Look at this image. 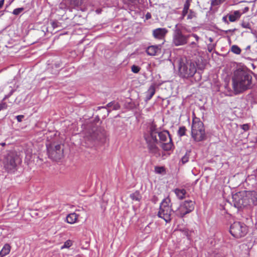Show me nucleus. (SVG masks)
<instances>
[{
	"instance_id": "1",
	"label": "nucleus",
	"mask_w": 257,
	"mask_h": 257,
	"mask_svg": "<svg viewBox=\"0 0 257 257\" xmlns=\"http://www.w3.org/2000/svg\"><path fill=\"white\" fill-rule=\"evenodd\" d=\"M252 77L249 72L243 69H238L232 78V87L235 94L243 92L252 87Z\"/></svg>"
},
{
	"instance_id": "2",
	"label": "nucleus",
	"mask_w": 257,
	"mask_h": 257,
	"mask_svg": "<svg viewBox=\"0 0 257 257\" xmlns=\"http://www.w3.org/2000/svg\"><path fill=\"white\" fill-rule=\"evenodd\" d=\"M234 205L239 208L248 205H257V192L255 191H246L240 195L233 196Z\"/></svg>"
},
{
	"instance_id": "3",
	"label": "nucleus",
	"mask_w": 257,
	"mask_h": 257,
	"mask_svg": "<svg viewBox=\"0 0 257 257\" xmlns=\"http://www.w3.org/2000/svg\"><path fill=\"white\" fill-rule=\"evenodd\" d=\"M157 125L152 122L149 128L148 133L144 135L149 153L156 155L158 153L159 148L157 146L158 142L157 136Z\"/></svg>"
},
{
	"instance_id": "4",
	"label": "nucleus",
	"mask_w": 257,
	"mask_h": 257,
	"mask_svg": "<svg viewBox=\"0 0 257 257\" xmlns=\"http://www.w3.org/2000/svg\"><path fill=\"white\" fill-rule=\"evenodd\" d=\"M179 75L183 78L192 77L196 72L197 69L195 63L186 59H181L178 62Z\"/></svg>"
},
{
	"instance_id": "5",
	"label": "nucleus",
	"mask_w": 257,
	"mask_h": 257,
	"mask_svg": "<svg viewBox=\"0 0 257 257\" xmlns=\"http://www.w3.org/2000/svg\"><path fill=\"white\" fill-rule=\"evenodd\" d=\"M186 28L181 24L175 25L173 31L172 43L175 46H183L187 44L190 35H185L183 32Z\"/></svg>"
},
{
	"instance_id": "6",
	"label": "nucleus",
	"mask_w": 257,
	"mask_h": 257,
	"mask_svg": "<svg viewBox=\"0 0 257 257\" xmlns=\"http://www.w3.org/2000/svg\"><path fill=\"white\" fill-rule=\"evenodd\" d=\"M191 136L196 142H200L205 138V128L203 122L198 117H194L191 126Z\"/></svg>"
},
{
	"instance_id": "7",
	"label": "nucleus",
	"mask_w": 257,
	"mask_h": 257,
	"mask_svg": "<svg viewBox=\"0 0 257 257\" xmlns=\"http://www.w3.org/2000/svg\"><path fill=\"white\" fill-rule=\"evenodd\" d=\"M173 210L172 208L171 199L167 197L163 200L160 204L158 213L159 217L163 219L166 222H170L172 219Z\"/></svg>"
},
{
	"instance_id": "8",
	"label": "nucleus",
	"mask_w": 257,
	"mask_h": 257,
	"mask_svg": "<svg viewBox=\"0 0 257 257\" xmlns=\"http://www.w3.org/2000/svg\"><path fill=\"white\" fill-rule=\"evenodd\" d=\"M230 232L234 237L240 238L246 235L247 228L243 223L234 222L230 226Z\"/></svg>"
},
{
	"instance_id": "9",
	"label": "nucleus",
	"mask_w": 257,
	"mask_h": 257,
	"mask_svg": "<svg viewBox=\"0 0 257 257\" xmlns=\"http://www.w3.org/2000/svg\"><path fill=\"white\" fill-rule=\"evenodd\" d=\"M157 135L159 137L160 141L162 143L161 146L162 149L165 151L171 150L173 147V144L169 132L167 131L158 132Z\"/></svg>"
},
{
	"instance_id": "10",
	"label": "nucleus",
	"mask_w": 257,
	"mask_h": 257,
	"mask_svg": "<svg viewBox=\"0 0 257 257\" xmlns=\"http://www.w3.org/2000/svg\"><path fill=\"white\" fill-rule=\"evenodd\" d=\"M47 147L50 158L55 161H57L61 158L63 156V150L61 149L60 145H50Z\"/></svg>"
},
{
	"instance_id": "11",
	"label": "nucleus",
	"mask_w": 257,
	"mask_h": 257,
	"mask_svg": "<svg viewBox=\"0 0 257 257\" xmlns=\"http://www.w3.org/2000/svg\"><path fill=\"white\" fill-rule=\"evenodd\" d=\"M195 203L192 200H186L181 203L178 209L177 214L181 217L192 212L194 209Z\"/></svg>"
},
{
	"instance_id": "12",
	"label": "nucleus",
	"mask_w": 257,
	"mask_h": 257,
	"mask_svg": "<svg viewBox=\"0 0 257 257\" xmlns=\"http://www.w3.org/2000/svg\"><path fill=\"white\" fill-rule=\"evenodd\" d=\"M190 6V0H186L183 6L181 16L179 18V20L180 21L183 20L187 15V20H192L194 18H196V13L192 10L189 9Z\"/></svg>"
},
{
	"instance_id": "13",
	"label": "nucleus",
	"mask_w": 257,
	"mask_h": 257,
	"mask_svg": "<svg viewBox=\"0 0 257 257\" xmlns=\"http://www.w3.org/2000/svg\"><path fill=\"white\" fill-rule=\"evenodd\" d=\"M16 158L14 154H8L5 158L4 165L5 168L10 171L15 169L16 167Z\"/></svg>"
},
{
	"instance_id": "14",
	"label": "nucleus",
	"mask_w": 257,
	"mask_h": 257,
	"mask_svg": "<svg viewBox=\"0 0 257 257\" xmlns=\"http://www.w3.org/2000/svg\"><path fill=\"white\" fill-rule=\"evenodd\" d=\"M168 30L166 28H157L154 29L153 31V37L156 39L161 40H164L165 39V36L168 33Z\"/></svg>"
},
{
	"instance_id": "15",
	"label": "nucleus",
	"mask_w": 257,
	"mask_h": 257,
	"mask_svg": "<svg viewBox=\"0 0 257 257\" xmlns=\"http://www.w3.org/2000/svg\"><path fill=\"white\" fill-rule=\"evenodd\" d=\"M161 45H154L148 47L146 52L150 56H155L161 53Z\"/></svg>"
},
{
	"instance_id": "16",
	"label": "nucleus",
	"mask_w": 257,
	"mask_h": 257,
	"mask_svg": "<svg viewBox=\"0 0 257 257\" xmlns=\"http://www.w3.org/2000/svg\"><path fill=\"white\" fill-rule=\"evenodd\" d=\"M241 15L240 11H234L232 13L228 14L227 16L230 22H234L240 19Z\"/></svg>"
},
{
	"instance_id": "17",
	"label": "nucleus",
	"mask_w": 257,
	"mask_h": 257,
	"mask_svg": "<svg viewBox=\"0 0 257 257\" xmlns=\"http://www.w3.org/2000/svg\"><path fill=\"white\" fill-rule=\"evenodd\" d=\"M78 215L75 213H72L68 214L66 218V222L69 224H74L76 222Z\"/></svg>"
},
{
	"instance_id": "18",
	"label": "nucleus",
	"mask_w": 257,
	"mask_h": 257,
	"mask_svg": "<svg viewBox=\"0 0 257 257\" xmlns=\"http://www.w3.org/2000/svg\"><path fill=\"white\" fill-rule=\"evenodd\" d=\"M174 192L177 198L180 200L183 199L186 194V191L184 189L176 188L174 189Z\"/></svg>"
},
{
	"instance_id": "19",
	"label": "nucleus",
	"mask_w": 257,
	"mask_h": 257,
	"mask_svg": "<svg viewBox=\"0 0 257 257\" xmlns=\"http://www.w3.org/2000/svg\"><path fill=\"white\" fill-rule=\"evenodd\" d=\"M155 87L154 85H151L146 92V99L150 100L155 94Z\"/></svg>"
},
{
	"instance_id": "20",
	"label": "nucleus",
	"mask_w": 257,
	"mask_h": 257,
	"mask_svg": "<svg viewBox=\"0 0 257 257\" xmlns=\"http://www.w3.org/2000/svg\"><path fill=\"white\" fill-rule=\"evenodd\" d=\"M11 246L9 244H6L3 246L0 251V255L2 256H5L10 253Z\"/></svg>"
},
{
	"instance_id": "21",
	"label": "nucleus",
	"mask_w": 257,
	"mask_h": 257,
	"mask_svg": "<svg viewBox=\"0 0 257 257\" xmlns=\"http://www.w3.org/2000/svg\"><path fill=\"white\" fill-rule=\"evenodd\" d=\"M106 106L108 108L112 107L113 110H118L120 108V105L118 102L112 101L108 103Z\"/></svg>"
},
{
	"instance_id": "22",
	"label": "nucleus",
	"mask_w": 257,
	"mask_h": 257,
	"mask_svg": "<svg viewBox=\"0 0 257 257\" xmlns=\"http://www.w3.org/2000/svg\"><path fill=\"white\" fill-rule=\"evenodd\" d=\"M130 197L133 200L139 201L142 198V196L139 192L136 191L135 193L131 194L130 195Z\"/></svg>"
},
{
	"instance_id": "23",
	"label": "nucleus",
	"mask_w": 257,
	"mask_h": 257,
	"mask_svg": "<svg viewBox=\"0 0 257 257\" xmlns=\"http://www.w3.org/2000/svg\"><path fill=\"white\" fill-rule=\"evenodd\" d=\"M231 51L237 55L240 54L241 53V49L237 45H234L231 46Z\"/></svg>"
},
{
	"instance_id": "24",
	"label": "nucleus",
	"mask_w": 257,
	"mask_h": 257,
	"mask_svg": "<svg viewBox=\"0 0 257 257\" xmlns=\"http://www.w3.org/2000/svg\"><path fill=\"white\" fill-rule=\"evenodd\" d=\"M186 128L185 126H182L179 127L178 131V134L180 137H182L185 135Z\"/></svg>"
},
{
	"instance_id": "25",
	"label": "nucleus",
	"mask_w": 257,
	"mask_h": 257,
	"mask_svg": "<svg viewBox=\"0 0 257 257\" xmlns=\"http://www.w3.org/2000/svg\"><path fill=\"white\" fill-rule=\"evenodd\" d=\"M225 1V0H211V5L212 6H216L221 4Z\"/></svg>"
},
{
	"instance_id": "26",
	"label": "nucleus",
	"mask_w": 257,
	"mask_h": 257,
	"mask_svg": "<svg viewBox=\"0 0 257 257\" xmlns=\"http://www.w3.org/2000/svg\"><path fill=\"white\" fill-rule=\"evenodd\" d=\"M241 26L242 28H245V29H251L250 24L248 22H247V21H243L241 24Z\"/></svg>"
},
{
	"instance_id": "27",
	"label": "nucleus",
	"mask_w": 257,
	"mask_h": 257,
	"mask_svg": "<svg viewBox=\"0 0 257 257\" xmlns=\"http://www.w3.org/2000/svg\"><path fill=\"white\" fill-rule=\"evenodd\" d=\"M24 8H17V9H15V10H14V11L13 12V14L14 15L18 16L19 14H20L21 13H22L24 11Z\"/></svg>"
},
{
	"instance_id": "28",
	"label": "nucleus",
	"mask_w": 257,
	"mask_h": 257,
	"mask_svg": "<svg viewBox=\"0 0 257 257\" xmlns=\"http://www.w3.org/2000/svg\"><path fill=\"white\" fill-rule=\"evenodd\" d=\"M72 245V242L70 240H68L64 242V244L61 247V249L69 248Z\"/></svg>"
},
{
	"instance_id": "29",
	"label": "nucleus",
	"mask_w": 257,
	"mask_h": 257,
	"mask_svg": "<svg viewBox=\"0 0 257 257\" xmlns=\"http://www.w3.org/2000/svg\"><path fill=\"white\" fill-rule=\"evenodd\" d=\"M155 171L157 174H162L165 171V170L163 167H156Z\"/></svg>"
},
{
	"instance_id": "30",
	"label": "nucleus",
	"mask_w": 257,
	"mask_h": 257,
	"mask_svg": "<svg viewBox=\"0 0 257 257\" xmlns=\"http://www.w3.org/2000/svg\"><path fill=\"white\" fill-rule=\"evenodd\" d=\"M132 71L135 73H138L141 70V68L138 66L133 65L131 67Z\"/></svg>"
},
{
	"instance_id": "31",
	"label": "nucleus",
	"mask_w": 257,
	"mask_h": 257,
	"mask_svg": "<svg viewBox=\"0 0 257 257\" xmlns=\"http://www.w3.org/2000/svg\"><path fill=\"white\" fill-rule=\"evenodd\" d=\"M189 156L186 153L182 158L181 159V162L183 164H184L185 163H187L189 160Z\"/></svg>"
},
{
	"instance_id": "32",
	"label": "nucleus",
	"mask_w": 257,
	"mask_h": 257,
	"mask_svg": "<svg viewBox=\"0 0 257 257\" xmlns=\"http://www.w3.org/2000/svg\"><path fill=\"white\" fill-rule=\"evenodd\" d=\"M215 48V45L209 44L207 45V50L209 52H211Z\"/></svg>"
},
{
	"instance_id": "33",
	"label": "nucleus",
	"mask_w": 257,
	"mask_h": 257,
	"mask_svg": "<svg viewBox=\"0 0 257 257\" xmlns=\"http://www.w3.org/2000/svg\"><path fill=\"white\" fill-rule=\"evenodd\" d=\"M241 128L244 131H247L249 129V125L248 124H243L241 125Z\"/></svg>"
},
{
	"instance_id": "34",
	"label": "nucleus",
	"mask_w": 257,
	"mask_h": 257,
	"mask_svg": "<svg viewBox=\"0 0 257 257\" xmlns=\"http://www.w3.org/2000/svg\"><path fill=\"white\" fill-rule=\"evenodd\" d=\"M7 107V104L5 103H2L0 104V110L6 109Z\"/></svg>"
},
{
	"instance_id": "35",
	"label": "nucleus",
	"mask_w": 257,
	"mask_h": 257,
	"mask_svg": "<svg viewBox=\"0 0 257 257\" xmlns=\"http://www.w3.org/2000/svg\"><path fill=\"white\" fill-rule=\"evenodd\" d=\"M190 37H193L195 39V40L197 42H198L199 41L200 38L196 34H190Z\"/></svg>"
},
{
	"instance_id": "36",
	"label": "nucleus",
	"mask_w": 257,
	"mask_h": 257,
	"mask_svg": "<svg viewBox=\"0 0 257 257\" xmlns=\"http://www.w3.org/2000/svg\"><path fill=\"white\" fill-rule=\"evenodd\" d=\"M24 115H18L17 116V120L19 121V122H21L22 120V119L24 118Z\"/></svg>"
},
{
	"instance_id": "37",
	"label": "nucleus",
	"mask_w": 257,
	"mask_h": 257,
	"mask_svg": "<svg viewBox=\"0 0 257 257\" xmlns=\"http://www.w3.org/2000/svg\"><path fill=\"white\" fill-rule=\"evenodd\" d=\"M190 46L192 48H195V47H198L197 44L196 42H191V43L190 44Z\"/></svg>"
},
{
	"instance_id": "38",
	"label": "nucleus",
	"mask_w": 257,
	"mask_h": 257,
	"mask_svg": "<svg viewBox=\"0 0 257 257\" xmlns=\"http://www.w3.org/2000/svg\"><path fill=\"white\" fill-rule=\"evenodd\" d=\"M235 31V29H234L233 30L230 29V30H225V31H224L223 32H224L225 34H227L229 32H233Z\"/></svg>"
},
{
	"instance_id": "39",
	"label": "nucleus",
	"mask_w": 257,
	"mask_h": 257,
	"mask_svg": "<svg viewBox=\"0 0 257 257\" xmlns=\"http://www.w3.org/2000/svg\"><path fill=\"white\" fill-rule=\"evenodd\" d=\"M51 25L53 28H55L57 27V22L56 21H53L51 23Z\"/></svg>"
},
{
	"instance_id": "40",
	"label": "nucleus",
	"mask_w": 257,
	"mask_h": 257,
	"mask_svg": "<svg viewBox=\"0 0 257 257\" xmlns=\"http://www.w3.org/2000/svg\"><path fill=\"white\" fill-rule=\"evenodd\" d=\"M222 21L223 22H224L226 24H228V22L227 20V16H224L222 18Z\"/></svg>"
},
{
	"instance_id": "41",
	"label": "nucleus",
	"mask_w": 257,
	"mask_h": 257,
	"mask_svg": "<svg viewBox=\"0 0 257 257\" xmlns=\"http://www.w3.org/2000/svg\"><path fill=\"white\" fill-rule=\"evenodd\" d=\"M146 19L148 20L151 18V15L150 13H148L146 15Z\"/></svg>"
},
{
	"instance_id": "42",
	"label": "nucleus",
	"mask_w": 257,
	"mask_h": 257,
	"mask_svg": "<svg viewBox=\"0 0 257 257\" xmlns=\"http://www.w3.org/2000/svg\"><path fill=\"white\" fill-rule=\"evenodd\" d=\"M250 45L247 46L245 48V50L246 52L247 53H249V52H248V51H250Z\"/></svg>"
},
{
	"instance_id": "43",
	"label": "nucleus",
	"mask_w": 257,
	"mask_h": 257,
	"mask_svg": "<svg viewBox=\"0 0 257 257\" xmlns=\"http://www.w3.org/2000/svg\"><path fill=\"white\" fill-rule=\"evenodd\" d=\"M248 10H249V9H248V7H245V8H244V9H243V12H241L242 14H244V13H246V12H248Z\"/></svg>"
},
{
	"instance_id": "44",
	"label": "nucleus",
	"mask_w": 257,
	"mask_h": 257,
	"mask_svg": "<svg viewBox=\"0 0 257 257\" xmlns=\"http://www.w3.org/2000/svg\"><path fill=\"white\" fill-rule=\"evenodd\" d=\"M5 0H0V9L4 5Z\"/></svg>"
},
{
	"instance_id": "45",
	"label": "nucleus",
	"mask_w": 257,
	"mask_h": 257,
	"mask_svg": "<svg viewBox=\"0 0 257 257\" xmlns=\"http://www.w3.org/2000/svg\"><path fill=\"white\" fill-rule=\"evenodd\" d=\"M208 40L210 41V42H211V43H212L213 42V38H211V37L209 38Z\"/></svg>"
},
{
	"instance_id": "46",
	"label": "nucleus",
	"mask_w": 257,
	"mask_h": 257,
	"mask_svg": "<svg viewBox=\"0 0 257 257\" xmlns=\"http://www.w3.org/2000/svg\"><path fill=\"white\" fill-rule=\"evenodd\" d=\"M1 145H2V146H4L6 145V144L5 143H2L1 144Z\"/></svg>"
},
{
	"instance_id": "47",
	"label": "nucleus",
	"mask_w": 257,
	"mask_h": 257,
	"mask_svg": "<svg viewBox=\"0 0 257 257\" xmlns=\"http://www.w3.org/2000/svg\"><path fill=\"white\" fill-rule=\"evenodd\" d=\"M131 1L132 2V3H135L136 2V1H137V0H131Z\"/></svg>"
},
{
	"instance_id": "48",
	"label": "nucleus",
	"mask_w": 257,
	"mask_h": 257,
	"mask_svg": "<svg viewBox=\"0 0 257 257\" xmlns=\"http://www.w3.org/2000/svg\"><path fill=\"white\" fill-rule=\"evenodd\" d=\"M156 199H155L154 200H153V201L155 203L156 202Z\"/></svg>"
},
{
	"instance_id": "49",
	"label": "nucleus",
	"mask_w": 257,
	"mask_h": 257,
	"mask_svg": "<svg viewBox=\"0 0 257 257\" xmlns=\"http://www.w3.org/2000/svg\"><path fill=\"white\" fill-rule=\"evenodd\" d=\"M256 143H257V138H256Z\"/></svg>"
}]
</instances>
